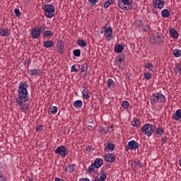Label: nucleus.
Masks as SVG:
<instances>
[{"mask_svg": "<svg viewBox=\"0 0 181 181\" xmlns=\"http://www.w3.org/2000/svg\"><path fill=\"white\" fill-rule=\"evenodd\" d=\"M170 35H171V36H172V37H173V39L179 38V33H177V31L173 28L170 29Z\"/></svg>", "mask_w": 181, "mask_h": 181, "instance_id": "f3484780", "label": "nucleus"}, {"mask_svg": "<svg viewBox=\"0 0 181 181\" xmlns=\"http://www.w3.org/2000/svg\"><path fill=\"white\" fill-rule=\"evenodd\" d=\"M114 131V125H110V128L107 127V132H112Z\"/></svg>", "mask_w": 181, "mask_h": 181, "instance_id": "864d4df0", "label": "nucleus"}, {"mask_svg": "<svg viewBox=\"0 0 181 181\" xmlns=\"http://www.w3.org/2000/svg\"><path fill=\"white\" fill-rule=\"evenodd\" d=\"M76 66L78 67V69H80V67H81L80 64L73 65L71 66V71L74 72V73H78V69H77V68H76Z\"/></svg>", "mask_w": 181, "mask_h": 181, "instance_id": "c9c22d12", "label": "nucleus"}, {"mask_svg": "<svg viewBox=\"0 0 181 181\" xmlns=\"http://www.w3.org/2000/svg\"><path fill=\"white\" fill-rule=\"evenodd\" d=\"M74 106L76 108H80L81 107H83V102L80 100H78L74 103Z\"/></svg>", "mask_w": 181, "mask_h": 181, "instance_id": "cd10ccee", "label": "nucleus"}, {"mask_svg": "<svg viewBox=\"0 0 181 181\" xmlns=\"http://www.w3.org/2000/svg\"><path fill=\"white\" fill-rule=\"evenodd\" d=\"M28 181H34L33 179L32 178H29V180Z\"/></svg>", "mask_w": 181, "mask_h": 181, "instance_id": "338daca9", "label": "nucleus"}, {"mask_svg": "<svg viewBox=\"0 0 181 181\" xmlns=\"http://www.w3.org/2000/svg\"><path fill=\"white\" fill-rule=\"evenodd\" d=\"M100 33H105V30H101Z\"/></svg>", "mask_w": 181, "mask_h": 181, "instance_id": "69168bd1", "label": "nucleus"}, {"mask_svg": "<svg viewBox=\"0 0 181 181\" xmlns=\"http://www.w3.org/2000/svg\"><path fill=\"white\" fill-rule=\"evenodd\" d=\"M132 125L134 128H139V125H141V122L137 118H134L132 121Z\"/></svg>", "mask_w": 181, "mask_h": 181, "instance_id": "aec40b11", "label": "nucleus"}, {"mask_svg": "<svg viewBox=\"0 0 181 181\" xmlns=\"http://www.w3.org/2000/svg\"><path fill=\"white\" fill-rule=\"evenodd\" d=\"M138 166H139V168H142V164L139 161V163H138Z\"/></svg>", "mask_w": 181, "mask_h": 181, "instance_id": "e2e57ef3", "label": "nucleus"}, {"mask_svg": "<svg viewBox=\"0 0 181 181\" xmlns=\"http://www.w3.org/2000/svg\"><path fill=\"white\" fill-rule=\"evenodd\" d=\"M0 35L1 36L5 37V36H9V30H5V29H2L0 30Z\"/></svg>", "mask_w": 181, "mask_h": 181, "instance_id": "2f4dec72", "label": "nucleus"}, {"mask_svg": "<svg viewBox=\"0 0 181 181\" xmlns=\"http://www.w3.org/2000/svg\"><path fill=\"white\" fill-rule=\"evenodd\" d=\"M28 81H21L18 88V97L16 102L18 105H22V103H28L29 101V93L28 92Z\"/></svg>", "mask_w": 181, "mask_h": 181, "instance_id": "f257e3e1", "label": "nucleus"}, {"mask_svg": "<svg viewBox=\"0 0 181 181\" xmlns=\"http://www.w3.org/2000/svg\"><path fill=\"white\" fill-rule=\"evenodd\" d=\"M144 76L146 80H151V78H152V74L149 72L144 73Z\"/></svg>", "mask_w": 181, "mask_h": 181, "instance_id": "79ce46f5", "label": "nucleus"}, {"mask_svg": "<svg viewBox=\"0 0 181 181\" xmlns=\"http://www.w3.org/2000/svg\"><path fill=\"white\" fill-rule=\"evenodd\" d=\"M43 130V126L42 125H37L36 127L37 132H40V131Z\"/></svg>", "mask_w": 181, "mask_h": 181, "instance_id": "8fccbe9b", "label": "nucleus"}, {"mask_svg": "<svg viewBox=\"0 0 181 181\" xmlns=\"http://www.w3.org/2000/svg\"><path fill=\"white\" fill-rule=\"evenodd\" d=\"M88 65H87V63H83L82 65H81V67L80 68V73L81 74L87 71L88 69Z\"/></svg>", "mask_w": 181, "mask_h": 181, "instance_id": "c85d7f7f", "label": "nucleus"}, {"mask_svg": "<svg viewBox=\"0 0 181 181\" xmlns=\"http://www.w3.org/2000/svg\"><path fill=\"white\" fill-rule=\"evenodd\" d=\"M107 179V173H101L100 177H98V181H105Z\"/></svg>", "mask_w": 181, "mask_h": 181, "instance_id": "e433bc0d", "label": "nucleus"}, {"mask_svg": "<svg viewBox=\"0 0 181 181\" xmlns=\"http://www.w3.org/2000/svg\"><path fill=\"white\" fill-rule=\"evenodd\" d=\"M173 119L175 121H180L181 119V109L177 110L173 115Z\"/></svg>", "mask_w": 181, "mask_h": 181, "instance_id": "dca6fc26", "label": "nucleus"}, {"mask_svg": "<svg viewBox=\"0 0 181 181\" xmlns=\"http://www.w3.org/2000/svg\"><path fill=\"white\" fill-rule=\"evenodd\" d=\"M180 66H181V64H180V63L176 64H175V69H174L175 71H177L180 69Z\"/></svg>", "mask_w": 181, "mask_h": 181, "instance_id": "3c124183", "label": "nucleus"}, {"mask_svg": "<svg viewBox=\"0 0 181 181\" xmlns=\"http://www.w3.org/2000/svg\"><path fill=\"white\" fill-rule=\"evenodd\" d=\"M54 33L52 30H45L43 33V36H45V37H49L50 36H53Z\"/></svg>", "mask_w": 181, "mask_h": 181, "instance_id": "473e14b6", "label": "nucleus"}, {"mask_svg": "<svg viewBox=\"0 0 181 181\" xmlns=\"http://www.w3.org/2000/svg\"><path fill=\"white\" fill-rule=\"evenodd\" d=\"M173 54L175 56V57H180L181 56V50L180 49H175L173 50Z\"/></svg>", "mask_w": 181, "mask_h": 181, "instance_id": "4c0bfd02", "label": "nucleus"}, {"mask_svg": "<svg viewBox=\"0 0 181 181\" xmlns=\"http://www.w3.org/2000/svg\"><path fill=\"white\" fill-rule=\"evenodd\" d=\"M54 42L52 40L45 41L43 43L44 47L46 49H49L50 47H53Z\"/></svg>", "mask_w": 181, "mask_h": 181, "instance_id": "4be33fe9", "label": "nucleus"}, {"mask_svg": "<svg viewBox=\"0 0 181 181\" xmlns=\"http://www.w3.org/2000/svg\"><path fill=\"white\" fill-rule=\"evenodd\" d=\"M153 8L163 9L165 7V0H153Z\"/></svg>", "mask_w": 181, "mask_h": 181, "instance_id": "9d476101", "label": "nucleus"}, {"mask_svg": "<svg viewBox=\"0 0 181 181\" xmlns=\"http://www.w3.org/2000/svg\"><path fill=\"white\" fill-rule=\"evenodd\" d=\"M141 25H142V22H141V21H137L135 22L136 28H141Z\"/></svg>", "mask_w": 181, "mask_h": 181, "instance_id": "de8ad7c7", "label": "nucleus"}, {"mask_svg": "<svg viewBox=\"0 0 181 181\" xmlns=\"http://www.w3.org/2000/svg\"><path fill=\"white\" fill-rule=\"evenodd\" d=\"M14 13L16 14V16H17V18H19V16H21V11H19V8H15Z\"/></svg>", "mask_w": 181, "mask_h": 181, "instance_id": "c03bdc74", "label": "nucleus"}, {"mask_svg": "<svg viewBox=\"0 0 181 181\" xmlns=\"http://www.w3.org/2000/svg\"><path fill=\"white\" fill-rule=\"evenodd\" d=\"M31 36L33 39H39L40 37V30L39 28H33L31 30Z\"/></svg>", "mask_w": 181, "mask_h": 181, "instance_id": "ddd939ff", "label": "nucleus"}, {"mask_svg": "<svg viewBox=\"0 0 181 181\" xmlns=\"http://www.w3.org/2000/svg\"><path fill=\"white\" fill-rule=\"evenodd\" d=\"M0 181H6V178L4 175H0Z\"/></svg>", "mask_w": 181, "mask_h": 181, "instance_id": "5fc2aeb1", "label": "nucleus"}, {"mask_svg": "<svg viewBox=\"0 0 181 181\" xmlns=\"http://www.w3.org/2000/svg\"><path fill=\"white\" fill-rule=\"evenodd\" d=\"M141 132L146 135V136H151L153 134H155V126L152 124H146L141 129Z\"/></svg>", "mask_w": 181, "mask_h": 181, "instance_id": "f03ea898", "label": "nucleus"}, {"mask_svg": "<svg viewBox=\"0 0 181 181\" xmlns=\"http://www.w3.org/2000/svg\"><path fill=\"white\" fill-rule=\"evenodd\" d=\"M139 163V160H138V159L133 160L132 162V168H136V166H138Z\"/></svg>", "mask_w": 181, "mask_h": 181, "instance_id": "a19ab883", "label": "nucleus"}, {"mask_svg": "<svg viewBox=\"0 0 181 181\" xmlns=\"http://www.w3.org/2000/svg\"><path fill=\"white\" fill-rule=\"evenodd\" d=\"M104 172H105V170H104L103 168H101L100 169V175H101V173H105Z\"/></svg>", "mask_w": 181, "mask_h": 181, "instance_id": "680f3d73", "label": "nucleus"}, {"mask_svg": "<svg viewBox=\"0 0 181 181\" xmlns=\"http://www.w3.org/2000/svg\"><path fill=\"white\" fill-rule=\"evenodd\" d=\"M74 53V56H75V57H80V56H81V51L80 49H74L73 51Z\"/></svg>", "mask_w": 181, "mask_h": 181, "instance_id": "58836bf2", "label": "nucleus"}, {"mask_svg": "<svg viewBox=\"0 0 181 181\" xmlns=\"http://www.w3.org/2000/svg\"><path fill=\"white\" fill-rule=\"evenodd\" d=\"M161 142L162 144H166L168 142V137L166 136H164L161 138Z\"/></svg>", "mask_w": 181, "mask_h": 181, "instance_id": "09e8293b", "label": "nucleus"}, {"mask_svg": "<svg viewBox=\"0 0 181 181\" xmlns=\"http://www.w3.org/2000/svg\"><path fill=\"white\" fill-rule=\"evenodd\" d=\"M105 37H112V27L109 26L107 29L105 30Z\"/></svg>", "mask_w": 181, "mask_h": 181, "instance_id": "a211bd4d", "label": "nucleus"}, {"mask_svg": "<svg viewBox=\"0 0 181 181\" xmlns=\"http://www.w3.org/2000/svg\"><path fill=\"white\" fill-rule=\"evenodd\" d=\"M77 45L78 46H80V47H86L87 46V42H86L84 40L78 39L77 40Z\"/></svg>", "mask_w": 181, "mask_h": 181, "instance_id": "393cba45", "label": "nucleus"}, {"mask_svg": "<svg viewBox=\"0 0 181 181\" xmlns=\"http://www.w3.org/2000/svg\"><path fill=\"white\" fill-rule=\"evenodd\" d=\"M89 4H90V6H95L97 4H98L99 0H88Z\"/></svg>", "mask_w": 181, "mask_h": 181, "instance_id": "37998d69", "label": "nucleus"}, {"mask_svg": "<svg viewBox=\"0 0 181 181\" xmlns=\"http://www.w3.org/2000/svg\"><path fill=\"white\" fill-rule=\"evenodd\" d=\"M122 107L124 108V110H128L129 108V103L128 101L124 100L122 103Z\"/></svg>", "mask_w": 181, "mask_h": 181, "instance_id": "f704fd0d", "label": "nucleus"}, {"mask_svg": "<svg viewBox=\"0 0 181 181\" xmlns=\"http://www.w3.org/2000/svg\"><path fill=\"white\" fill-rule=\"evenodd\" d=\"M99 133L107 134V131H105V129H104V127H99Z\"/></svg>", "mask_w": 181, "mask_h": 181, "instance_id": "49530a36", "label": "nucleus"}, {"mask_svg": "<svg viewBox=\"0 0 181 181\" xmlns=\"http://www.w3.org/2000/svg\"><path fill=\"white\" fill-rule=\"evenodd\" d=\"M25 64H28V66H29V64H30V59H27L25 62Z\"/></svg>", "mask_w": 181, "mask_h": 181, "instance_id": "6e6d98bb", "label": "nucleus"}, {"mask_svg": "<svg viewBox=\"0 0 181 181\" xmlns=\"http://www.w3.org/2000/svg\"><path fill=\"white\" fill-rule=\"evenodd\" d=\"M82 97L83 100H88L90 98V90H88V88L86 85L83 86Z\"/></svg>", "mask_w": 181, "mask_h": 181, "instance_id": "f8f14e48", "label": "nucleus"}, {"mask_svg": "<svg viewBox=\"0 0 181 181\" xmlns=\"http://www.w3.org/2000/svg\"><path fill=\"white\" fill-rule=\"evenodd\" d=\"M118 6L123 11H131L132 9V3L129 0H119Z\"/></svg>", "mask_w": 181, "mask_h": 181, "instance_id": "423d86ee", "label": "nucleus"}, {"mask_svg": "<svg viewBox=\"0 0 181 181\" xmlns=\"http://www.w3.org/2000/svg\"><path fill=\"white\" fill-rule=\"evenodd\" d=\"M151 104H156L158 103H165L166 101V98L162 93H153L150 97Z\"/></svg>", "mask_w": 181, "mask_h": 181, "instance_id": "39448f33", "label": "nucleus"}, {"mask_svg": "<svg viewBox=\"0 0 181 181\" xmlns=\"http://www.w3.org/2000/svg\"><path fill=\"white\" fill-rule=\"evenodd\" d=\"M39 29L40 30V32H42V30H45V25L42 24Z\"/></svg>", "mask_w": 181, "mask_h": 181, "instance_id": "bf43d9fd", "label": "nucleus"}, {"mask_svg": "<svg viewBox=\"0 0 181 181\" xmlns=\"http://www.w3.org/2000/svg\"><path fill=\"white\" fill-rule=\"evenodd\" d=\"M106 1H107L108 3H110V5H112V4H114V2H115V0H106Z\"/></svg>", "mask_w": 181, "mask_h": 181, "instance_id": "4d7b16f0", "label": "nucleus"}, {"mask_svg": "<svg viewBox=\"0 0 181 181\" xmlns=\"http://www.w3.org/2000/svg\"><path fill=\"white\" fill-rule=\"evenodd\" d=\"M103 164L104 160H103V158H97L94 162L88 167V172L91 173H95L97 172L95 169L101 168Z\"/></svg>", "mask_w": 181, "mask_h": 181, "instance_id": "7ed1b4c3", "label": "nucleus"}, {"mask_svg": "<svg viewBox=\"0 0 181 181\" xmlns=\"http://www.w3.org/2000/svg\"><path fill=\"white\" fill-rule=\"evenodd\" d=\"M31 76H38L42 74V71L40 69H33L30 71Z\"/></svg>", "mask_w": 181, "mask_h": 181, "instance_id": "b1692460", "label": "nucleus"}, {"mask_svg": "<svg viewBox=\"0 0 181 181\" xmlns=\"http://www.w3.org/2000/svg\"><path fill=\"white\" fill-rule=\"evenodd\" d=\"M107 84L108 88H114V87H115V85L114 83V81L111 78L107 80Z\"/></svg>", "mask_w": 181, "mask_h": 181, "instance_id": "bb28decb", "label": "nucleus"}, {"mask_svg": "<svg viewBox=\"0 0 181 181\" xmlns=\"http://www.w3.org/2000/svg\"><path fill=\"white\" fill-rule=\"evenodd\" d=\"M177 71H180L181 72V67L177 70Z\"/></svg>", "mask_w": 181, "mask_h": 181, "instance_id": "774afa93", "label": "nucleus"}, {"mask_svg": "<svg viewBox=\"0 0 181 181\" xmlns=\"http://www.w3.org/2000/svg\"><path fill=\"white\" fill-rule=\"evenodd\" d=\"M123 50H124V46H122V45H116L115 46V53H122Z\"/></svg>", "mask_w": 181, "mask_h": 181, "instance_id": "5701e85b", "label": "nucleus"}, {"mask_svg": "<svg viewBox=\"0 0 181 181\" xmlns=\"http://www.w3.org/2000/svg\"><path fill=\"white\" fill-rule=\"evenodd\" d=\"M105 160L109 163L115 162V156L113 153H107L105 156Z\"/></svg>", "mask_w": 181, "mask_h": 181, "instance_id": "4468645a", "label": "nucleus"}, {"mask_svg": "<svg viewBox=\"0 0 181 181\" xmlns=\"http://www.w3.org/2000/svg\"><path fill=\"white\" fill-rule=\"evenodd\" d=\"M42 9L45 13L46 18H49L51 19V18H53L54 16V11H56V8L53 4H45Z\"/></svg>", "mask_w": 181, "mask_h": 181, "instance_id": "20e7f679", "label": "nucleus"}, {"mask_svg": "<svg viewBox=\"0 0 181 181\" xmlns=\"http://www.w3.org/2000/svg\"><path fill=\"white\" fill-rule=\"evenodd\" d=\"M145 69H147L148 70H149L150 71H153V64L152 63H147L145 64Z\"/></svg>", "mask_w": 181, "mask_h": 181, "instance_id": "7c9ffc66", "label": "nucleus"}, {"mask_svg": "<svg viewBox=\"0 0 181 181\" xmlns=\"http://www.w3.org/2000/svg\"><path fill=\"white\" fill-rule=\"evenodd\" d=\"M143 30H144V32H149V30H151V27H149L148 25H144Z\"/></svg>", "mask_w": 181, "mask_h": 181, "instance_id": "a18cd8bd", "label": "nucleus"}, {"mask_svg": "<svg viewBox=\"0 0 181 181\" xmlns=\"http://www.w3.org/2000/svg\"><path fill=\"white\" fill-rule=\"evenodd\" d=\"M103 6L104 8H110V6H111V4L106 1L104 2Z\"/></svg>", "mask_w": 181, "mask_h": 181, "instance_id": "603ef678", "label": "nucleus"}, {"mask_svg": "<svg viewBox=\"0 0 181 181\" xmlns=\"http://www.w3.org/2000/svg\"><path fill=\"white\" fill-rule=\"evenodd\" d=\"M165 37L162 33H157L153 35V37L150 38V42L151 43H154V45H160V43H163L165 42Z\"/></svg>", "mask_w": 181, "mask_h": 181, "instance_id": "0eeeda50", "label": "nucleus"}, {"mask_svg": "<svg viewBox=\"0 0 181 181\" xmlns=\"http://www.w3.org/2000/svg\"><path fill=\"white\" fill-rule=\"evenodd\" d=\"M57 110H58L57 107L54 106L49 109L48 112H51L52 115H54V114L57 113Z\"/></svg>", "mask_w": 181, "mask_h": 181, "instance_id": "72a5a7b5", "label": "nucleus"}, {"mask_svg": "<svg viewBox=\"0 0 181 181\" xmlns=\"http://www.w3.org/2000/svg\"><path fill=\"white\" fill-rule=\"evenodd\" d=\"M97 179H98V176H96V177H95V180H92V181H98V180H97Z\"/></svg>", "mask_w": 181, "mask_h": 181, "instance_id": "0e129e2a", "label": "nucleus"}, {"mask_svg": "<svg viewBox=\"0 0 181 181\" xmlns=\"http://www.w3.org/2000/svg\"><path fill=\"white\" fill-rule=\"evenodd\" d=\"M79 181H90V179L88 178H81Z\"/></svg>", "mask_w": 181, "mask_h": 181, "instance_id": "13d9d810", "label": "nucleus"}, {"mask_svg": "<svg viewBox=\"0 0 181 181\" xmlns=\"http://www.w3.org/2000/svg\"><path fill=\"white\" fill-rule=\"evenodd\" d=\"M18 105L21 107V108L23 112H25V111L28 110V105L26 103H23V102H22V105Z\"/></svg>", "mask_w": 181, "mask_h": 181, "instance_id": "ea45409f", "label": "nucleus"}, {"mask_svg": "<svg viewBox=\"0 0 181 181\" xmlns=\"http://www.w3.org/2000/svg\"><path fill=\"white\" fill-rule=\"evenodd\" d=\"M139 146H140L138 142L135 141L134 140H132L128 142V144L125 147V151H126V152H128V151H129V149L136 150L139 148Z\"/></svg>", "mask_w": 181, "mask_h": 181, "instance_id": "1a4fd4ad", "label": "nucleus"}, {"mask_svg": "<svg viewBox=\"0 0 181 181\" xmlns=\"http://www.w3.org/2000/svg\"><path fill=\"white\" fill-rule=\"evenodd\" d=\"M66 172H69V173H73L76 170V165L70 164L66 167Z\"/></svg>", "mask_w": 181, "mask_h": 181, "instance_id": "412c9836", "label": "nucleus"}, {"mask_svg": "<svg viewBox=\"0 0 181 181\" xmlns=\"http://www.w3.org/2000/svg\"><path fill=\"white\" fill-rule=\"evenodd\" d=\"M126 57H127V56L124 54H120L119 56H117V64L119 66V67H121V65L122 64V62H124V60H125Z\"/></svg>", "mask_w": 181, "mask_h": 181, "instance_id": "2eb2a0df", "label": "nucleus"}, {"mask_svg": "<svg viewBox=\"0 0 181 181\" xmlns=\"http://www.w3.org/2000/svg\"><path fill=\"white\" fill-rule=\"evenodd\" d=\"M91 149H92L91 146H88V147L86 148V151H87V152H91Z\"/></svg>", "mask_w": 181, "mask_h": 181, "instance_id": "052dcab7", "label": "nucleus"}, {"mask_svg": "<svg viewBox=\"0 0 181 181\" xmlns=\"http://www.w3.org/2000/svg\"><path fill=\"white\" fill-rule=\"evenodd\" d=\"M54 152L60 155L61 158H64L69 155V148L66 146H59L54 150Z\"/></svg>", "mask_w": 181, "mask_h": 181, "instance_id": "6e6552de", "label": "nucleus"}, {"mask_svg": "<svg viewBox=\"0 0 181 181\" xmlns=\"http://www.w3.org/2000/svg\"><path fill=\"white\" fill-rule=\"evenodd\" d=\"M161 16L163 18H169L170 16V11H169L168 9H164L161 12Z\"/></svg>", "mask_w": 181, "mask_h": 181, "instance_id": "a878e982", "label": "nucleus"}, {"mask_svg": "<svg viewBox=\"0 0 181 181\" xmlns=\"http://www.w3.org/2000/svg\"><path fill=\"white\" fill-rule=\"evenodd\" d=\"M57 49L59 54H63V53H64V42H63V40L57 41Z\"/></svg>", "mask_w": 181, "mask_h": 181, "instance_id": "9b49d317", "label": "nucleus"}, {"mask_svg": "<svg viewBox=\"0 0 181 181\" xmlns=\"http://www.w3.org/2000/svg\"><path fill=\"white\" fill-rule=\"evenodd\" d=\"M115 149V144H111V143H107V146L105 147V151H108L112 152Z\"/></svg>", "mask_w": 181, "mask_h": 181, "instance_id": "6ab92c4d", "label": "nucleus"}, {"mask_svg": "<svg viewBox=\"0 0 181 181\" xmlns=\"http://www.w3.org/2000/svg\"><path fill=\"white\" fill-rule=\"evenodd\" d=\"M156 134H157V135L162 136L163 134H165V130H163V128L162 127H158L156 129Z\"/></svg>", "mask_w": 181, "mask_h": 181, "instance_id": "c756f323", "label": "nucleus"}]
</instances>
